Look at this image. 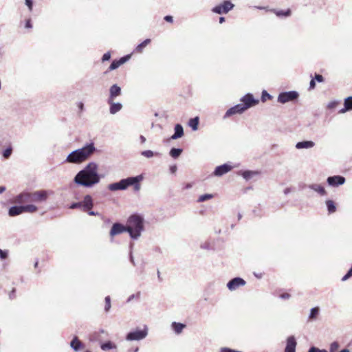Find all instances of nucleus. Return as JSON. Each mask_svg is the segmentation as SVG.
I'll return each mask as SVG.
<instances>
[{
    "mask_svg": "<svg viewBox=\"0 0 352 352\" xmlns=\"http://www.w3.org/2000/svg\"><path fill=\"white\" fill-rule=\"evenodd\" d=\"M25 3L28 6L30 11L32 10L33 8V0H25Z\"/></svg>",
    "mask_w": 352,
    "mask_h": 352,
    "instance_id": "de8ad7c7",
    "label": "nucleus"
},
{
    "mask_svg": "<svg viewBox=\"0 0 352 352\" xmlns=\"http://www.w3.org/2000/svg\"><path fill=\"white\" fill-rule=\"evenodd\" d=\"M78 107L80 111L84 110V104L82 102H78Z\"/></svg>",
    "mask_w": 352,
    "mask_h": 352,
    "instance_id": "680f3d73",
    "label": "nucleus"
},
{
    "mask_svg": "<svg viewBox=\"0 0 352 352\" xmlns=\"http://www.w3.org/2000/svg\"><path fill=\"white\" fill-rule=\"evenodd\" d=\"M23 212L32 213L37 210L38 208L33 204L23 205Z\"/></svg>",
    "mask_w": 352,
    "mask_h": 352,
    "instance_id": "2f4dec72",
    "label": "nucleus"
},
{
    "mask_svg": "<svg viewBox=\"0 0 352 352\" xmlns=\"http://www.w3.org/2000/svg\"><path fill=\"white\" fill-rule=\"evenodd\" d=\"M126 226L129 236L133 240H138L144 230V219L142 214L133 213L127 219Z\"/></svg>",
    "mask_w": 352,
    "mask_h": 352,
    "instance_id": "f03ea898",
    "label": "nucleus"
},
{
    "mask_svg": "<svg viewBox=\"0 0 352 352\" xmlns=\"http://www.w3.org/2000/svg\"><path fill=\"white\" fill-rule=\"evenodd\" d=\"M70 209H77V208H81L82 209V204L81 201L78 202H73L70 204L69 207Z\"/></svg>",
    "mask_w": 352,
    "mask_h": 352,
    "instance_id": "79ce46f5",
    "label": "nucleus"
},
{
    "mask_svg": "<svg viewBox=\"0 0 352 352\" xmlns=\"http://www.w3.org/2000/svg\"><path fill=\"white\" fill-rule=\"evenodd\" d=\"M16 289L13 288L9 294V297L10 299H13L15 298Z\"/></svg>",
    "mask_w": 352,
    "mask_h": 352,
    "instance_id": "052dcab7",
    "label": "nucleus"
},
{
    "mask_svg": "<svg viewBox=\"0 0 352 352\" xmlns=\"http://www.w3.org/2000/svg\"><path fill=\"white\" fill-rule=\"evenodd\" d=\"M240 101L241 102L240 104L242 105V107L245 109V111L254 106H256L259 102V100L255 98L253 94L251 93H248L241 97Z\"/></svg>",
    "mask_w": 352,
    "mask_h": 352,
    "instance_id": "1a4fd4ad",
    "label": "nucleus"
},
{
    "mask_svg": "<svg viewBox=\"0 0 352 352\" xmlns=\"http://www.w3.org/2000/svg\"><path fill=\"white\" fill-rule=\"evenodd\" d=\"M345 103L347 104V109H349L350 111L352 110V96H349L344 100Z\"/></svg>",
    "mask_w": 352,
    "mask_h": 352,
    "instance_id": "37998d69",
    "label": "nucleus"
},
{
    "mask_svg": "<svg viewBox=\"0 0 352 352\" xmlns=\"http://www.w3.org/2000/svg\"><path fill=\"white\" fill-rule=\"evenodd\" d=\"M122 94L121 87L117 84L111 86L109 89V95L107 100H115L116 98L120 96Z\"/></svg>",
    "mask_w": 352,
    "mask_h": 352,
    "instance_id": "a211bd4d",
    "label": "nucleus"
},
{
    "mask_svg": "<svg viewBox=\"0 0 352 352\" xmlns=\"http://www.w3.org/2000/svg\"><path fill=\"white\" fill-rule=\"evenodd\" d=\"M199 124V118L198 116L190 118L188 122V126L194 131H195L198 129Z\"/></svg>",
    "mask_w": 352,
    "mask_h": 352,
    "instance_id": "393cba45",
    "label": "nucleus"
},
{
    "mask_svg": "<svg viewBox=\"0 0 352 352\" xmlns=\"http://www.w3.org/2000/svg\"><path fill=\"white\" fill-rule=\"evenodd\" d=\"M131 54H126L119 59H118L120 63V65H123L126 62H127L131 58Z\"/></svg>",
    "mask_w": 352,
    "mask_h": 352,
    "instance_id": "a19ab883",
    "label": "nucleus"
},
{
    "mask_svg": "<svg viewBox=\"0 0 352 352\" xmlns=\"http://www.w3.org/2000/svg\"><path fill=\"white\" fill-rule=\"evenodd\" d=\"M312 78L315 79V81L318 82H322L324 81V77L321 74H315L314 77Z\"/></svg>",
    "mask_w": 352,
    "mask_h": 352,
    "instance_id": "c03bdc74",
    "label": "nucleus"
},
{
    "mask_svg": "<svg viewBox=\"0 0 352 352\" xmlns=\"http://www.w3.org/2000/svg\"><path fill=\"white\" fill-rule=\"evenodd\" d=\"M246 284L245 280L241 277H234L230 280L227 283V287L230 291L236 290L238 287L244 286Z\"/></svg>",
    "mask_w": 352,
    "mask_h": 352,
    "instance_id": "9b49d317",
    "label": "nucleus"
},
{
    "mask_svg": "<svg viewBox=\"0 0 352 352\" xmlns=\"http://www.w3.org/2000/svg\"><path fill=\"white\" fill-rule=\"evenodd\" d=\"M184 135V128L181 124H176L174 127V133L171 135L170 140H177Z\"/></svg>",
    "mask_w": 352,
    "mask_h": 352,
    "instance_id": "aec40b11",
    "label": "nucleus"
},
{
    "mask_svg": "<svg viewBox=\"0 0 352 352\" xmlns=\"http://www.w3.org/2000/svg\"><path fill=\"white\" fill-rule=\"evenodd\" d=\"M98 166L94 162L88 163L85 167L77 173L74 178V182L80 186L92 188L98 184L104 177L98 172Z\"/></svg>",
    "mask_w": 352,
    "mask_h": 352,
    "instance_id": "f257e3e1",
    "label": "nucleus"
},
{
    "mask_svg": "<svg viewBox=\"0 0 352 352\" xmlns=\"http://www.w3.org/2000/svg\"><path fill=\"white\" fill-rule=\"evenodd\" d=\"M297 342L294 336H290L287 338L286 346L284 352H296Z\"/></svg>",
    "mask_w": 352,
    "mask_h": 352,
    "instance_id": "dca6fc26",
    "label": "nucleus"
},
{
    "mask_svg": "<svg viewBox=\"0 0 352 352\" xmlns=\"http://www.w3.org/2000/svg\"><path fill=\"white\" fill-rule=\"evenodd\" d=\"M326 206L329 214H332L336 211V205L333 201L329 199L327 200Z\"/></svg>",
    "mask_w": 352,
    "mask_h": 352,
    "instance_id": "7c9ffc66",
    "label": "nucleus"
},
{
    "mask_svg": "<svg viewBox=\"0 0 352 352\" xmlns=\"http://www.w3.org/2000/svg\"><path fill=\"white\" fill-rule=\"evenodd\" d=\"M151 41L150 38L145 39L144 41H143L142 43H140V44H138L136 46L135 49L134 50V52H137V53L142 52L144 48L146 47V45L151 43Z\"/></svg>",
    "mask_w": 352,
    "mask_h": 352,
    "instance_id": "cd10ccee",
    "label": "nucleus"
},
{
    "mask_svg": "<svg viewBox=\"0 0 352 352\" xmlns=\"http://www.w3.org/2000/svg\"><path fill=\"white\" fill-rule=\"evenodd\" d=\"M238 174L241 175L246 181H248L251 179L254 176L258 175L259 172L256 170H240Z\"/></svg>",
    "mask_w": 352,
    "mask_h": 352,
    "instance_id": "4be33fe9",
    "label": "nucleus"
},
{
    "mask_svg": "<svg viewBox=\"0 0 352 352\" xmlns=\"http://www.w3.org/2000/svg\"><path fill=\"white\" fill-rule=\"evenodd\" d=\"M346 105H347V104L345 103V102H344V107L343 109H340V110L339 111V113H345V112H346V111H350V109H347V108H348V107H347Z\"/></svg>",
    "mask_w": 352,
    "mask_h": 352,
    "instance_id": "4d7b16f0",
    "label": "nucleus"
},
{
    "mask_svg": "<svg viewBox=\"0 0 352 352\" xmlns=\"http://www.w3.org/2000/svg\"><path fill=\"white\" fill-rule=\"evenodd\" d=\"M245 111L242 107V105L239 103L228 109L223 116V118L225 120L235 114H242Z\"/></svg>",
    "mask_w": 352,
    "mask_h": 352,
    "instance_id": "f8f14e48",
    "label": "nucleus"
},
{
    "mask_svg": "<svg viewBox=\"0 0 352 352\" xmlns=\"http://www.w3.org/2000/svg\"><path fill=\"white\" fill-rule=\"evenodd\" d=\"M25 28H32L31 19H29L25 21Z\"/></svg>",
    "mask_w": 352,
    "mask_h": 352,
    "instance_id": "864d4df0",
    "label": "nucleus"
},
{
    "mask_svg": "<svg viewBox=\"0 0 352 352\" xmlns=\"http://www.w3.org/2000/svg\"><path fill=\"white\" fill-rule=\"evenodd\" d=\"M295 146L297 149L308 148V140L298 142L296 143Z\"/></svg>",
    "mask_w": 352,
    "mask_h": 352,
    "instance_id": "4c0bfd02",
    "label": "nucleus"
},
{
    "mask_svg": "<svg viewBox=\"0 0 352 352\" xmlns=\"http://www.w3.org/2000/svg\"><path fill=\"white\" fill-rule=\"evenodd\" d=\"M234 8V4L231 0H223L222 3L212 8V12L218 14H226Z\"/></svg>",
    "mask_w": 352,
    "mask_h": 352,
    "instance_id": "0eeeda50",
    "label": "nucleus"
},
{
    "mask_svg": "<svg viewBox=\"0 0 352 352\" xmlns=\"http://www.w3.org/2000/svg\"><path fill=\"white\" fill-rule=\"evenodd\" d=\"M309 188L317 192L320 195H324L326 194V190H325L324 188L320 184L309 185Z\"/></svg>",
    "mask_w": 352,
    "mask_h": 352,
    "instance_id": "c85d7f7f",
    "label": "nucleus"
},
{
    "mask_svg": "<svg viewBox=\"0 0 352 352\" xmlns=\"http://www.w3.org/2000/svg\"><path fill=\"white\" fill-rule=\"evenodd\" d=\"M316 87V81L315 79L311 78L309 81V89H313Z\"/></svg>",
    "mask_w": 352,
    "mask_h": 352,
    "instance_id": "6e6d98bb",
    "label": "nucleus"
},
{
    "mask_svg": "<svg viewBox=\"0 0 352 352\" xmlns=\"http://www.w3.org/2000/svg\"><path fill=\"white\" fill-rule=\"evenodd\" d=\"M12 153V148L11 146H8L6 149L3 150L2 155L4 158L8 159L10 157Z\"/></svg>",
    "mask_w": 352,
    "mask_h": 352,
    "instance_id": "c9c22d12",
    "label": "nucleus"
},
{
    "mask_svg": "<svg viewBox=\"0 0 352 352\" xmlns=\"http://www.w3.org/2000/svg\"><path fill=\"white\" fill-rule=\"evenodd\" d=\"M142 175L137 176L128 177L120 179L118 182L111 183L107 188L111 191L124 190L129 186H133L135 191H139L140 189V182L143 180Z\"/></svg>",
    "mask_w": 352,
    "mask_h": 352,
    "instance_id": "20e7f679",
    "label": "nucleus"
},
{
    "mask_svg": "<svg viewBox=\"0 0 352 352\" xmlns=\"http://www.w3.org/2000/svg\"><path fill=\"white\" fill-rule=\"evenodd\" d=\"M232 168H233V166H232L231 164H230L228 163H225L223 164L217 166L214 168V170L212 173V175L216 176V177H221L223 175H225V174L228 173V172H230V170H232Z\"/></svg>",
    "mask_w": 352,
    "mask_h": 352,
    "instance_id": "9d476101",
    "label": "nucleus"
},
{
    "mask_svg": "<svg viewBox=\"0 0 352 352\" xmlns=\"http://www.w3.org/2000/svg\"><path fill=\"white\" fill-rule=\"evenodd\" d=\"M185 327L186 324L184 323L173 322L171 324V328L176 334H180Z\"/></svg>",
    "mask_w": 352,
    "mask_h": 352,
    "instance_id": "b1692460",
    "label": "nucleus"
},
{
    "mask_svg": "<svg viewBox=\"0 0 352 352\" xmlns=\"http://www.w3.org/2000/svg\"><path fill=\"white\" fill-rule=\"evenodd\" d=\"M309 352H327L325 349H320L315 346H311L309 348Z\"/></svg>",
    "mask_w": 352,
    "mask_h": 352,
    "instance_id": "09e8293b",
    "label": "nucleus"
},
{
    "mask_svg": "<svg viewBox=\"0 0 352 352\" xmlns=\"http://www.w3.org/2000/svg\"><path fill=\"white\" fill-rule=\"evenodd\" d=\"M111 58V53L109 52H107L104 53L102 57V61L105 62L109 60Z\"/></svg>",
    "mask_w": 352,
    "mask_h": 352,
    "instance_id": "a18cd8bd",
    "label": "nucleus"
},
{
    "mask_svg": "<svg viewBox=\"0 0 352 352\" xmlns=\"http://www.w3.org/2000/svg\"><path fill=\"white\" fill-rule=\"evenodd\" d=\"M280 298L283 300L289 299L290 298V294L288 293H284L280 295Z\"/></svg>",
    "mask_w": 352,
    "mask_h": 352,
    "instance_id": "bf43d9fd",
    "label": "nucleus"
},
{
    "mask_svg": "<svg viewBox=\"0 0 352 352\" xmlns=\"http://www.w3.org/2000/svg\"><path fill=\"white\" fill-rule=\"evenodd\" d=\"M96 151L94 142L87 143L82 148L72 151L66 157L65 162L80 164L87 159Z\"/></svg>",
    "mask_w": 352,
    "mask_h": 352,
    "instance_id": "7ed1b4c3",
    "label": "nucleus"
},
{
    "mask_svg": "<svg viewBox=\"0 0 352 352\" xmlns=\"http://www.w3.org/2000/svg\"><path fill=\"white\" fill-rule=\"evenodd\" d=\"M129 261L131 263V264L133 266H135L136 263L135 262L134 257H133V252H131V251H129Z\"/></svg>",
    "mask_w": 352,
    "mask_h": 352,
    "instance_id": "8fccbe9b",
    "label": "nucleus"
},
{
    "mask_svg": "<svg viewBox=\"0 0 352 352\" xmlns=\"http://www.w3.org/2000/svg\"><path fill=\"white\" fill-rule=\"evenodd\" d=\"M345 177L341 175H334L327 177V182L330 186L337 187L345 183Z\"/></svg>",
    "mask_w": 352,
    "mask_h": 352,
    "instance_id": "ddd939ff",
    "label": "nucleus"
},
{
    "mask_svg": "<svg viewBox=\"0 0 352 352\" xmlns=\"http://www.w3.org/2000/svg\"><path fill=\"white\" fill-rule=\"evenodd\" d=\"M336 102H331L328 104V107L330 109H332V108H334L336 107Z\"/></svg>",
    "mask_w": 352,
    "mask_h": 352,
    "instance_id": "e2e57ef3",
    "label": "nucleus"
},
{
    "mask_svg": "<svg viewBox=\"0 0 352 352\" xmlns=\"http://www.w3.org/2000/svg\"><path fill=\"white\" fill-rule=\"evenodd\" d=\"M126 225L124 226L120 223H114L110 230L109 234L111 236L122 234L124 232H127Z\"/></svg>",
    "mask_w": 352,
    "mask_h": 352,
    "instance_id": "4468645a",
    "label": "nucleus"
},
{
    "mask_svg": "<svg viewBox=\"0 0 352 352\" xmlns=\"http://www.w3.org/2000/svg\"><path fill=\"white\" fill-rule=\"evenodd\" d=\"M140 139L141 143H144L146 142V138L144 135H141L140 137Z\"/></svg>",
    "mask_w": 352,
    "mask_h": 352,
    "instance_id": "338daca9",
    "label": "nucleus"
},
{
    "mask_svg": "<svg viewBox=\"0 0 352 352\" xmlns=\"http://www.w3.org/2000/svg\"><path fill=\"white\" fill-rule=\"evenodd\" d=\"M48 195L49 192L45 190L32 192L23 191L16 196L15 201L19 204L23 202H43L47 200Z\"/></svg>",
    "mask_w": 352,
    "mask_h": 352,
    "instance_id": "39448f33",
    "label": "nucleus"
},
{
    "mask_svg": "<svg viewBox=\"0 0 352 352\" xmlns=\"http://www.w3.org/2000/svg\"><path fill=\"white\" fill-rule=\"evenodd\" d=\"M320 314V308L318 307H316L311 308L309 310V320H316L318 316Z\"/></svg>",
    "mask_w": 352,
    "mask_h": 352,
    "instance_id": "c756f323",
    "label": "nucleus"
},
{
    "mask_svg": "<svg viewBox=\"0 0 352 352\" xmlns=\"http://www.w3.org/2000/svg\"><path fill=\"white\" fill-rule=\"evenodd\" d=\"M8 255V251L0 249V258L4 260L7 258Z\"/></svg>",
    "mask_w": 352,
    "mask_h": 352,
    "instance_id": "49530a36",
    "label": "nucleus"
},
{
    "mask_svg": "<svg viewBox=\"0 0 352 352\" xmlns=\"http://www.w3.org/2000/svg\"><path fill=\"white\" fill-rule=\"evenodd\" d=\"M70 347L75 351L78 352L85 349V344L80 341L78 336H74L70 342Z\"/></svg>",
    "mask_w": 352,
    "mask_h": 352,
    "instance_id": "2eb2a0df",
    "label": "nucleus"
},
{
    "mask_svg": "<svg viewBox=\"0 0 352 352\" xmlns=\"http://www.w3.org/2000/svg\"><path fill=\"white\" fill-rule=\"evenodd\" d=\"M278 17L286 18L292 14V11L289 8L287 10H272Z\"/></svg>",
    "mask_w": 352,
    "mask_h": 352,
    "instance_id": "5701e85b",
    "label": "nucleus"
},
{
    "mask_svg": "<svg viewBox=\"0 0 352 352\" xmlns=\"http://www.w3.org/2000/svg\"><path fill=\"white\" fill-rule=\"evenodd\" d=\"M83 212L88 211L94 207V201L91 195H87L81 201Z\"/></svg>",
    "mask_w": 352,
    "mask_h": 352,
    "instance_id": "f3484780",
    "label": "nucleus"
},
{
    "mask_svg": "<svg viewBox=\"0 0 352 352\" xmlns=\"http://www.w3.org/2000/svg\"><path fill=\"white\" fill-rule=\"evenodd\" d=\"M201 248L206 249V250H210V243L206 242L204 244L201 245Z\"/></svg>",
    "mask_w": 352,
    "mask_h": 352,
    "instance_id": "5fc2aeb1",
    "label": "nucleus"
},
{
    "mask_svg": "<svg viewBox=\"0 0 352 352\" xmlns=\"http://www.w3.org/2000/svg\"><path fill=\"white\" fill-rule=\"evenodd\" d=\"M177 170V167L175 164L170 166L169 168V170H170V173H172V174H175L176 173Z\"/></svg>",
    "mask_w": 352,
    "mask_h": 352,
    "instance_id": "603ef678",
    "label": "nucleus"
},
{
    "mask_svg": "<svg viewBox=\"0 0 352 352\" xmlns=\"http://www.w3.org/2000/svg\"><path fill=\"white\" fill-rule=\"evenodd\" d=\"M147 335L148 327L144 325L143 329L137 328L128 332L125 338L127 341H140L144 339Z\"/></svg>",
    "mask_w": 352,
    "mask_h": 352,
    "instance_id": "423d86ee",
    "label": "nucleus"
},
{
    "mask_svg": "<svg viewBox=\"0 0 352 352\" xmlns=\"http://www.w3.org/2000/svg\"><path fill=\"white\" fill-rule=\"evenodd\" d=\"M104 302H105V305H104V311L105 312H109L111 307V298L109 296H107L104 298Z\"/></svg>",
    "mask_w": 352,
    "mask_h": 352,
    "instance_id": "58836bf2",
    "label": "nucleus"
},
{
    "mask_svg": "<svg viewBox=\"0 0 352 352\" xmlns=\"http://www.w3.org/2000/svg\"><path fill=\"white\" fill-rule=\"evenodd\" d=\"M212 198H213V195L212 194L206 193V194H204V195H200L199 197V198H198L197 201L198 202H204V201L209 200V199H210Z\"/></svg>",
    "mask_w": 352,
    "mask_h": 352,
    "instance_id": "72a5a7b5",
    "label": "nucleus"
},
{
    "mask_svg": "<svg viewBox=\"0 0 352 352\" xmlns=\"http://www.w3.org/2000/svg\"><path fill=\"white\" fill-rule=\"evenodd\" d=\"M183 149L182 148L173 147L169 151V155L173 159H177L181 155Z\"/></svg>",
    "mask_w": 352,
    "mask_h": 352,
    "instance_id": "bb28decb",
    "label": "nucleus"
},
{
    "mask_svg": "<svg viewBox=\"0 0 352 352\" xmlns=\"http://www.w3.org/2000/svg\"><path fill=\"white\" fill-rule=\"evenodd\" d=\"M140 295H141V292H138L137 293L135 294H131L130 295L127 300H126V302H131L133 299H137L138 300L140 297Z\"/></svg>",
    "mask_w": 352,
    "mask_h": 352,
    "instance_id": "ea45409f",
    "label": "nucleus"
},
{
    "mask_svg": "<svg viewBox=\"0 0 352 352\" xmlns=\"http://www.w3.org/2000/svg\"><path fill=\"white\" fill-rule=\"evenodd\" d=\"M192 186V184L190 183H188L185 185V186L184 187V189H189V188H191Z\"/></svg>",
    "mask_w": 352,
    "mask_h": 352,
    "instance_id": "0e129e2a",
    "label": "nucleus"
},
{
    "mask_svg": "<svg viewBox=\"0 0 352 352\" xmlns=\"http://www.w3.org/2000/svg\"><path fill=\"white\" fill-rule=\"evenodd\" d=\"M157 278H158L159 281L162 282V278L161 277L160 272L159 270H157Z\"/></svg>",
    "mask_w": 352,
    "mask_h": 352,
    "instance_id": "69168bd1",
    "label": "nucleus"
},
{
    "mask_svg": "<svg viewBox=\"0 0 352 352\" xmlns=\"http://www.w3.org/2000/svg\"><path fill=\"white\" fill-rule=\"evenodd\" d=\"M107 103L109 104V113L113 115L117 113L122 108V104L120 102H114V100H107Z\"/></svg>",
    "mask_w": 352,
    "mask_h": 352,
    "instance_id": "6ab92c4d",
    "label": "nucleus"
},
{
    "mask_svg": "<svg viewBox=\"0 0 352 352\" xmlns=\"http://www.w3.org/2000/svg\"><path fill=\"white\" fill-rule=\"evenodd\" d=\"M85 212H87V214L90 216H99L100 214L98 212H95L94 210H91V209L88 211H85Z\"/></svg>",
    "mask_w": 352,
    "mask_h": 352,
    "instance_id": "3c124183",
    "label": "nucleus"
},
{
    "mask_svg": "<svg viewBox=\"0 0 352 352\" xmlns=\"http://www.w3.org/2000/svg\"><path fill=\"white\" fill-rule=\"evenodd\" d=\"M290 192H291V189H290L289 188H286L284 190V193H285V195H287V194H289Z\"/></svg>",
    "mask_w": 352,
    "mask_h": 352,
    "instance_id": "774afa93",
    "label": "nucleus"
},
{
    "mask_svg": "<svg viewBox=\"0 0 352 352\" xmlns=\"http://www.w3.org/2000/svg\"><path fill=\"white\" fill-rule=\"evenodd\" d=\"M141 155L144 156L145 157L151 158V157H153L154 155L160 156V153H159L157 152L155 153L151 150H146V151H142Z\"/></svg>",
    "mask_w": 352,
    "mask_h": 352,
    "instance_id": "473e14b6",
    "label": "nucleus"
},
{
    "mask_svg": "<svg viewBox=\"0 0 352 352\" xmlns=\"http://www.w3.org/2000/svg\"><path fill=\"white\" fill-rule=\"evenodd\" d=\"M120 65H120L119 60L118 59H115L111 62V63L109 67V71L115 70V69H118Z\"/></svg>",
    "mask_w": 352,
    "mask_h": 352,
    "instance_id": "e433bc0d",
    "label": "nucleus"
},
{
    "mask_svg": "<svg viewBox=\"0 0 352 352\" xmlns=\"http://www.w3.org/2000/svg\"><path fill=\"white\" fill-rule=\"evenodd\" d=\"M23 213V205L12 206L8 210V215L10 217H15Z\"/></svg>",
    "mask_w": 352,
    "mask_h": 352,
    "instance_id": "412c9836",
    "label": "nucleus"
},
{
    "mask_svg": "<svg viewBox=\"0 0 352 352\" xmlns=\"http://www.w3.org/2000/svg\"><path fill=\"white\" fill-rule=\"evenodd\" d=\"M272 98V96L266 90L262 91L261 100L263 102H265L267 100H271Z\"/></svg>",
    "mask_w": 352,
    "mask_h": 352,
    "instance_id": "f704fd0d",
    "label": "nucleus"
},
{
    "mask_svg": "<svg viewBox=\"0 0 352 352\" xmlns=\"http://www.w3.org/2000/svg\"><path fill=\"white\" fill-rule=\"evenodd\" d=\"M100 346L102 351H107L116 348V345L110 340L101 343Z\"/></svg>",
    "mask_w": 352,
    "mask_h": 352,
    "instance_id": "a878e982",
    "label": "nucleus"
},
{
    "mask_svg": "<svg viewBox=\"0 0 352 352\" xmlns=\"http://www.w3.org/2000/svg\"><path fill=\"white\" fill-rule=\"evenodd\" d=\"M164 19L168 23H172L173 21V17L170 15L165 16Z\"/></svg>",
    "mask_w": 352,
    "mask_h": 352,
    "instance_id": "13d9d810",
    "label": "nucleus"
},
{
    "mask_svg": "<svg viewBox=\"0 0 352 352\" xmlns=\"http://www.w3.org/2000/svg\"><path fill=\"white\" fill-rule=\"evenodd\" d=\"M299 94L296 91H283L278 94L277 100L281 104H285L288 102L297 100Z\"/></svg>",
    "mask_w": 352,
    "mask_h": 352,
    "instance_id": "6e6552de",
    "label": "nucleus"
}]
</instances>
